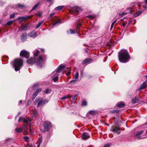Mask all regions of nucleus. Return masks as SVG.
<instances>
[{
    "label": "nucleus",
    "instance_id": "15",
    "mask_svg": "<svg viewBox=\"0 0 147 147\" xmlns=\"http://www.w3.org/2000/svg\"><path fill=\"white\" fill-rule=\"evenodd\" d=\"M117 106L120 108H121L125 106V104L122 102H118L117 104Z\"/></svg>",
    "mask_w": 147,
    "mask_h": 147
},
{
    "label": "nucleus",
    "instance_id": "50",
    "mask_svg": "<svg viewBox=\"0 0 147 147\" xmlns=\"http://www.w3.org/2000/svg\"><path fill=\"white\" fill-rule=\"evenodd\" d=\"M55 14V13H51L49 15L50 16V17L51 18Z\"/></svg>",
    "mask_w": 147,
    "mask_h": 147
},
{
    "label": "nucleus",
    "instance_id": "46",
    "mask_svg": "<svg viewBox=\"0 0 147 147\" xmlns=\"http://www.w3.org/2000/svg\"><path fill=\"white\" fill-rule=\"evenodd\" d=\"M24 139H25V140H26V142H28V140L29 139V138L28 137H24Z\"/></svg>",
    "mask_w": 147,
    "mask_h": 147
},
{
    "label": "nucleus",
    "instance_id": "9",
    "mask_svg": "<svg viewBox=\"0 0 147 147\" xmlns=\"http://www.w3.org/2000/svg\"><path fill=\"white\" fill-rule=\"evenodd\" d=\"M89 136L87 133L84 132L83 133L82 135V138L83 140H85L89 138Z\"/></svg>",
    "mask_w": 147,
    "mask_h": 147
},
{
    "label": "nucleus",
    "instance_id": "5",
    "mask_svg": "<svg viewBox=\"0 0 147 147\" xmlns=\"http://www.w3.org/2000/svg\"><path fill=\"white\" fill-rule=\"evenodd\" d=\"M32 15L26 17H19L16 20H19L20 23H22L23 22L26 20L32 17Z\"/></svg>",
    "mask_w": 147,
    "mask_h": 147
},
{
    "label": "nucleus",
    "instance_id": "40",
    "mask_svg": "<svg viewBox=\"0 0 147 147\" xmlns=\"http://www.w3.org/2000/svg\"><path fill=\"white\" fill-rule=\"evenodd\" d=\"M18 6L21 8H23L24 7V5L21 4H18Z\"/></svg>",
    "mask_w": 147,
    "mask_h": 147
},
{
    "label": "nucleus",
    "instance_id": "35",
    "mask_svg": "<svg viewBox=\"0 0 147 147\" xmlns=\"http://www.w3.org/2000/svg\"><path fill=\"white\" fill-rule=\"evenodd\" d=\"M36 53H34V55L35 56H37L38 55V54L39 53V51L38 50H36Z\"/></svg>",
    "mask_w": 147,
    "mask_h": 147
},
{
    "label": "nucleus",
    "instance_id": "17",
    "mask_svg": "<svg viewBox=\"0 0 147 147\" xmlns=\"http://www.w3.org/2000/svg\"><path fill=\"white\" fill-rule=\"evenodd\" d=\"M71 97V96L70 95H67L65 96H64L62 97L61 98V100H63L64 99L69 98H70Z\"/></svg>",
    "mask_w": 147,
    "mask_h": 147
},
{
    "label": "nucleus",
    "instance_id": "55",
    "mask_svg": "<svg viewBox=\"0 0 147 147\" xmlns=\"http://www.w3.org/2000/svg\"><path fill=\"white\" fill-rule=\"evenodd\" d=\"M122 25L123 26V27H124L125 26V23H123L122 24Z\"/></svg>",
    "mask_w": 147,
    "mask_h": 147
},
{
    "label": "nucleus",
    "instance_id": "2",
    "mask_svg": "<svg viewBox=\"0 0 147 147\" xmlns=\"http://www.w3.org/2000/svg\"><path fill=\"white\" fill-rule=\"evenodd\" d=\"M45 59V57H42L40 56L39 58L36 59L35 58H30L27 60V63L30 64H32L34 63H37L38 65H40L43 61Z\"/></svg>",
    "mask_w": 147,
    "mask_h": 147
},
{
    "label": "nucleus",
    "instance_id": "56",
    "mask_svg": "<svg viewBox=\"0 0 147 147\" xmlns=\"http://www.w3.org/2000/svg\"><path fill=\"white\" fill-rule=\"evenodd\" d=\"M116 111V110H113L112 111V113H114Z\"/></svg>",
    "mask_w": 147,
    "mask_h": 147
},
{
    "label": "nucleus",
    "instance_id": "29",
    "mask_svg": "<svg viewBox=\"0 0 147 147\" xmlns=\"http://www.w3.org/2000/svg\"><path fill=\"white\" fill-rule=\"evenodd\" d=\"M65 67L64 65H61L59 66V67L62 70L63 69H64Z\"/></svg>",
    "mask_w": 147,
    "mask_h": 147
},
{
    "label": "nucleus",
    "instance_id": "3",
    "mask_svg": "<svg viewBox=\"0 0 147 147\" xmlns=\"http://www.w3.org/2000/svg\"><path fill=\"white\" fill-rule=\"evenodd\" d=\"M23 65V60L20 59L15 60L13 65L16 71H19Z\"/></svg>",
    "mask_w": 147,
    "mask_h": 147
},
{
    "label": "nucleus",
    "instance_id": "14",
    "mask_svg": "<svg viewBox=\"0 0 147 147\" xmlns=\"http://www.w3.org/2000/svg\"><path fill=\"white\" fill-rule=\"evenodd\" d=\"M146 82L147 81H146L141 85L140 86V90H142L146 87Z\"/></svg>",
    "mask_w": 147,
    "mask_h": 147
},
{
    "label": "nucleus",
    "instance_id": "36",
    "mask_svg": "<svg viewBox=\"0 0 147 147\" xmlns=\"http://www.w3.org/2000/svg\"><path fill=\"white\" fill-rule=\"evenodd\" d=\"M51 91L49 89H47L46 90V91H45V93L46 94H48Z\"/></svg>",
    "mask_w": 147,
    "mask_h": 147
},
{
    "label": "nucleus",
    "instance_id": "63",
    "mask_svg": "<svg viewBox=\"0 0 147 147\" xmlns=\"http://www.w3.org/2000/svg\"><path fill=\"white\" fill-rule=\"evenodd\" d=\"M145 1L146 4H147V0H145Z\"/></svg>",
    "mask_w": 147,
    "mask_h": 147
},
{
    "label": "nucleus",
    "instance_id": "38",
    "mask_svg": "<svg viewBox=\"0 0 147 147\" xmlns=\"http://www.w3.org/2000/svg\"><path fill=\"white\" fill-rule=\"evenodd\" d=\"M94 111H90L89 112V113L92 115L94 114Z\"/></svg>",
    "mask_w": 147,
    "mask_h": 147
},
{
    "label": "nucleus",
    "instance_id": "16",
    "mask_svg": "<svg viewBox=\"0 0 147 147\" xmlns=\"http://www.w3.org/2000/svg\"><path fill=\"white\" fill-rule=\"evenodd\" d=\"M16 131L17 132H23V129L22 127H20L19 128H16Z\"/></svg>",
    "mask_w": 147,
    "mask_h": 147
},
{
    "label": "nucleus",
    "instance_id": "60",
    "mask_svg": "<svg viewBox=\"0 0 147 147\" xmlns=\"http://www.w3.org/2000/svg\"><path fill=\"white\" fill-rule=\"evenodd\" d=\"M41 51H42V52L44 51V50L43 49H42Z\"/></svg>",
    "mask_w": 147,
    "mask_h": 147
},
{
    "label": "nucleus",
    "instance_id": "53",
    "mask_svg": "<svg viewBox=\"0 0 147 147\" xmlns=\"http://www.w3.org/2000/svg\"><path fill=\"white\" fill-rule=\"evenodd\" d=\"M70 71H68V72L66 73V74L67 75H69L70 74Z\"/></svg>",
    "mask_w": 147,
    "mask_h": 147
},
{
    "label": "nucleus",
    "instance_id": "45",
    "mask_svg": "<svg viewBox=\"0 0 147 147\" xmlns=\"http://www.w3.org/2000/svg\"><path fill=\"white\" fill-rule=\"evenodd\" d=\"M76 96H75L73 98V100L74 102H75L76 100Z\"/></svg>",
    "mask_w": 147,
    "mask_h": 147
},
{
    "label": "nucleus",
    "instance_id": "18",
    "mask_svg": "<svg viewBox=\"0 0 147 147\" xmlns=\"http://www.w3.org/2000/svg\"><path fill=\"white\" fill-rule=\"evenodd\" d=\"M80 10V9L78 7H75L73 9V11L76 13H78Z\"/></svg>",
    "mask_w": 147,
    "mask_h": 147
},
{
    "label": "nucleus",
    "instance_id": "47",
    "mask_svg": "<svg viewBox=\"0 0 147 147\" xmlns=\"http://www.w3.org/2000/svg\"><path fill=\"white\" fill-rule=\"evenodd\" d=\"M27 129L28 128L27 127H26L25 128L23 129V132L25 131L26 132H27Z\"/></svg>",
    "mask_w": 147,
    "mask_h": 147
},
{
    "label": "nucleus",
    "instance_id": "61",
    "mask_svg": "<svg viewBox=\"0 0 147 147\" xmlns=\"http://www.w3.org/2000/svg\"><path fill=\"white\" fill-rule=\"evenodd\" d=\"M40 144H39L38 145L37 147H39V146H40Z\"/></svg>",
    "mask_w": 147,
    "mask_h": 147
},
{
    "label": "nucleus",
    "instance_id": "10",
    "mask_svg": "<svg viewBox=\"0 0 147 147\" xmlns=\"http://www.w3.org/2000/svg\"><path fill=\"white\" fill-rule=\"evenodd\" d=\"M78 72H76L75 75L74 77V78L75 79L74 80H72L70 82V83H71L72 82H75L77 80H76L78 78Z\"/></svg>",
    "mask_w": 147,
    "mask_h": 147
},
{
    "label": "nucleus",
    "instance_id": "22",
    "mask_svg": "<svg viewBox=\"0 0 147 147\" xmlns=\"http://www.w3.org/2000/svg\"><path fill=\"white\" fill-rule=\"evenodd\" d=\"M40 4V3L38 2V3H37L36 5H35L33 7L32 9V11H33L35 9H36L39 6V5Z\"/></svg>",
    "mask_w": 147,
    "mask_h": 147
},
{
    "label": "nucleus",
    "instance_id": "25",
    "mask_svg": "<svg viewBox=\"0 0 147 147\" xmlns=\"http://www.w3.org/2000/svg\"><path fill=\"white\" fill-rule=\"evenodd\" d=\"M90 61V59H85L83 61V64H84L88 62H89Z\"/></svg>",
    "mask_w": 147,
    "mask_h": 147
},
{
    "label": "nucleus",
    "instance_id": "33",
    "mask_svg": "<svg viewBox=\"0 0 147 147\" xmlns=\"http://www.w3.org/2000/svg\"><path fill=\"white\" fill-rule=\"evenodd\" d=\"M87 17L88 18H90L91 19H92L94 18V16H93L92 15H90L87 16Z\"/></svg>",
    "mask_w": 147,
    "mask_h": 147
},
{
    "label": "nucleus",
    "instance_id": "52",
    "mask_svg": "<svg viewBox=\"0 0 147 147\" xmlns=\"http://www.w3.org/2000/svg\"><path fill=\"white\" fill-rule=\"evenodd\" d=\"M33 95H34V96H35V97H36V96L37 95V94H36V92H35L34 93Z\"/></svg>",
    "mask_w": 147,
    "mask_h": 147
},
{
    "label": "nucleus",
    "instance_id": "54",
    "mask_svg": "<svg viewBox=\"0 0 147 147\" xmlns=\"http://www.w3.org/2000/svg\"><path fill=\"white\" fill-rule=\"evenodd\" d=\"M36 97L35 96H34V95H32V100H34V98Z\"/></svg>",
    "mask_w": 147,
    "mask_h": 147
},
{
    "label": "nucleus",
    "instance_id": "7",
    "mask_svg": "<svg viewBox=\"0 0 147 147\" xmlns=\"http://www.w3.org/2000/svg\"><path fill=\"white\" fill-rule=\"evenodd\" d=\"M20 55L21 56L27 58L29 56V53L27 51L23 50L20 52Z\"/></svg>",
    "mask_w": 147,
    "mask_h": 147
},
{
    "label": "nucleus",
    "instance_id": "51",
    "mask_svg": "<svg viewBox=\"0 0 147 147\" xmlns=\"http://www.w3.org/2000/svg\"><path fill=\"white\" fill-rule=\"evenodd\" d=\"M29 130H30V131L31 134H32V133H33V132L32 131V130L31 127V126L30 127V128H29Z\"/></svg>",
    "mask_w": 147,
    "mask_h": 147
},
{
    "label": "nucleus",
    "instance_id": "20",
    "mask_svg": "<svg viewBox=\"0 0 147 147\" xmlns=\"http://www.w3.org/2000/svg\"><path fill=\"white\" fill-rule=\"evenodd\" d=\"M31 121L32 120L30 118H28L26 119H24L23 122L24 123H28V122Z\"/></svg>",
    "mask_w": 147,
    "mask_h": 147
},
{
    "label": "nucleus",
    "instance_id": "31",
    "mask_svg": "<svg viewBox=\"0 0 147 147\" xmlns=\"http://www.w3.org/2000/svg\"><path fill=\"white\" fill-rule=\"evenodd\" d=\"M24 120V118L22 117H20L18 119V121L20 122L21 121H22L23 122V121Z\"/></svg>",
    "mask_w": 147,
    "mask_h": 147
},
{
    "label": "nucleus",
    "instance_id": "28",
    "mask_svg": "<svg viewBox=\"0 0 147 147\" xmlns=\"http://www.w3.org/2000/svg\"><path fill=\"white\" fill-rule=\"evenodd\" d=\"M36 16H38L39 17H41L42 16V13L40 11L38 12L36 14Z\"/></svg>",
    "mask_w": 147,
    "mask_h": 147
},
{
    "label": "nucleus",
    "instance_id": "58",
    "mask_svg": "<svg viewBox=\"0 0 147 147\" xmlns=\"http://www.w3.org/2000/svg\"><path fill=\"white\" fill-rule=\"evenodd\" d=\"M51 0H47V2H50Z\"/></svg>",
    "mask_w": 147,
    "mask_h": 147
},
{
    "label": "nucleus",
    "instance_id": "19",
    "mask_svg": "<svg viewBox=\"0 0 147 147\" xmlns=\"http://www.w3.org/2000/svg\"><path fill=\"white\" fill-rule=\"evenodd\" d=\"M63 7V6H59L56 7L55 9L56 11L60 10H61Z\"/></svg>",
    "mask_w": 147,
    "mask_h": 147
},
{
    "label": "nucleus",
    "instance_id": "1",
    "mask_svg": "<svg viewBox=\"0 0 147 147\" xmlns=\"http://www.w3.org/2000/svg\"><path fill=\"white\" fill-rule=\"evenodd\" d=\"M119 59L121 62L126 63L130 59V56L128 52L126 50H121L119 54Z\"/></svg>",
    "mask_w": 147,
    "mask_h": 147
},
{
    "label": "nucleus",
    "instance_id": "64",
    "mask_svg": "<svg viewBox=\"0 0 147 147\" xmlns=\"http://www.w3.org/2000/svg\"><path fill=\"white\" fill-rule=\"evenodd\" d=\"M141 136H140L139 137H138V138H139V139H141L142 138H141Z\"/></svg>",
    "mask_w": 147,
    "mask_h": 147
},
{
    "label": "nucleus",
    "instance_id": "59",
    "mask_svg": "<svg viewBox=\"0 0 147 147\" xmlns=\"http://www.w3.org/2000/svg\"><path fill=\"white\" fill-rule=\"evenodd\" d=\"M36 94H37L39 93L37 91H36V92H35Z\"/></svg>",
    "mask_w": 147,
    "mask_h": 147
},
{
    "label": "nucleus",
    "instance_id": "48",
    "mask_svg": "<svg viewBox=\"0 0 147 147\" xmlns=\"http://www.w3.org/2000/svg\"><path fill=\"white\" fill-rule=\"evenodd\" d=\"M38 85H39V84H35L33 85V87L34 88L35 87L38 86Z\"/></svg>",
    "mask_w": 147,
    "mask_h": 147
},
{
    "label": "nucleus",
    "instance_id": "21",
    "mask_svg": "<svg viewBox=\"0 0 147 147\" xmlns=\"http://www.w3.org/2000/svg\"><path fill=\"white\" fill-rule=\"evenodd\" d=\"M139 99L137 98L136 97L133 98L132 100V102L134 103H138L139 101Z\"/></svg>",
    "mask_w": 147,
    "mask_h": 147
},
{
    "label": "nucleus",
    "instance_id": "11",
    "mask_svg": "<svg viewBox=\"0 0 147 147\" xmlns=\"http://www.w3.org/2000/svg\"><path fill=\"white\" fill-rule=\"evenodd\" d=\"M26 33H24L21 36V39L22 41H24L26 40Z\"/></svg>",
    "mask_w": 147,
    "mask_h": 147
},
{
    "label": "nucleus",
    "instance_id": "12",
    "mask_svg": "<svg viewBox=\"0 0 147 147\" xmlns=\"http://www.w3.org/2000/svg\"><path fill=\"white\" fill-rule=\"evenodd\" d=\"M112 129L113 131L116 133H117L118 131L120 130V129L119 127L116 126L112 127Z\"/></svg>",
    "mask_w": 147,
    "mask_h": 147
},
{
    "label": "nucleus",
    "instance_id": "30",
    "mask_svg": "<svg viewBox=\"0 0 147 147\" xmlns=\"http://www.w3.org/2000/svg\"><path fill=\"white\" fill-rule=\"evenodd\" d=\"M77 23L78 24V25H77V28L79 27L81 25L82 23L80 22V21H77Z\"/></svg>",
    "mask_w": 147,
    "mask_h": 147
},
{
    "label": "nucleus",
    "instance_id": "32",
    "mask_svg": "<svg viewBox=\"0 0 147 147\" xmlns=\"http://www.w3.org/2000/svg\"><path fill=\"white\" fill-rule=\"evenodd\" d=\"M59 23H61V21L59 19H57L56 22L53 23V25H55L56 24Z\"/></svg>",
    "mask_w": 147,
    "mask_h": 147
},
{
    "label": "nucleus",
    "instance_id": "42",
    "mask_svg": "<svg viewBox=\"0 0 147 147\" xmlns=\"http://www.w3.org/2000/svg\"><path fill=\"white\" fill-rule=\"evenodd\" d=\"M13 22L12 21H9V22H8L7 23V25H9L11 24Z\"/></svg>",
    "mask_w": 147,
    "mask_h": 147
},
{
    "label": "nucleus",
    "instance_id": "34",
    "mask_svg": "<svg viewBox=\"0 0 147 147\" xmlns=\"http://www.w3.org/2000/svg\"><path fill=\"white\" fill-rule=\"evenodd\" d=\"M53 80L55 82L57 81L58 80V77H56L55 78H53Z\"/></svg>",
    "mask_w": 147,
    "mask_h": 147
},
{
    "label": "nucleus",
    "instance_id": "57",
    "mask_svg": "<svg viewBox=\"0 0 147 147\" xmlns=\"http://www.w3.org/2000/svg\"><path fill=\"white\" fill-rule=\"evenodd\" d=\"M85 51L86 52H88V49H86L85 50Z\"/></svg>",
    "mask_w": 147,
    "mask_h": 147
},
{
    "label": "nucleus",
    "instance_id": "37",
    "mask_svg": "<svg viewBox=\"0 0 147 147\" xmlns=\"http://www.w3.org/2000/svg\"><path fill=\"white\" fill-rule=\"evenodd\" d=\"M15 14L14 13L10 15V18H15L14 16L15 15Z\"/></svg>",
    "mask_w": 147,
    "mask_h": 147
},
{
    "label": "nucleus",
    "instance_id": "24",
    "mask_svg": "<svg viewBox=\"0 0 147 147\" xmlns=\"http://www.w3.org/2000/svg\"><path fill=\"white\" fill-rule=\"evenodd\" d=\"M81 105L82 106H86L87 105V102L85 100H84L82 102Z\"/></svg>",
    "mask_w": 147,
    "mask_h": 147
},
{
    "label": "nucleus",
    "instance_id": "41",
    "mask_svg": "<svg viewBox=\"0 0 147 147\" xmlns=\"http://www.w3.org/2000/svg\"><path fill=\"white\" fill-rule=\"evenodd\" d=\"M110 145L109 144H107L103 147H109Z\"/></svg>",
    "mask_w": 147,
    "mask_h": 147
},
{
    "label": "nucleus",
    "instance_id": "49",
    "mask_svg": "<svg viewBox=\"0 0 147 147\" xmlns=\"http://www.w3.org/2000/svg\"><path fill=\"white\" fill-rule=\"evenodd\" d=\"M42 142V138H40L39 140V144H40Z\"/></svg>",
    "mask_w": 147,
    "mask_h": 147
},
{
    "label": "nucleus",
    "instance_id": "6",
    "mask_svg": "<svg viewBox=\"0 0 147 147\" xmlns=\"http://www.w3.org/2000/svg\"><path fill=\"white\" fill-rule=\"evenodd\" d=\"M37 101H39L37 107H39L42 106L46 103L48 102L49 101L47 99H45L44 100H42L41 98H40L37 100Z\"/></svg>",
    "mask_w": 147,
    "mask_h": 147
},
{
    "label": "nucleus",
    "instance_id": "13",
    "mask_svg": "<svg viewBox=\"0 0 147 147\" xmlns=\"http://www.w3.org/2000/svg\"><path fill=\"white\" fill-rule=\"evenodd\" d=\"M144 132V131L142 130L140 131H137L136 133H135L134 134V136L137 137L138 136L142 134Z\"/></svg>",
    "mask_w": 147,
    "mask_h": 147
},
{
    "label": "nucleus",
    "instance_id": "26",
    "mask_svg": "<svg viewBox=\"0 0 147 147\" xmlns=\"http://www.w3.org/2000/svg\"><path fill=\"white\" fill-rule=\"evenodd\" d=\"M69 31H70V33L71 34H75L77 32L76 30H73L71 29H70L69 30Z\"/></svg>",
    "mask_w": 147,
    "mask_h": 147
},
{
    "label": "nucleus",
    "instance_id": "8",
    "mask_svg": "<svg viewBox=\"0 0 147 147\" xmlns=\"http://www.w3.org/2000/svg\"><path fill=\"white\" fill-rule=\"evenodd\" d=\"M28 35L30 36L33 38H35L37 36V32L35 31L30 32L28 34Z\"/></svg>",
    "mask_w": 147,
    "mask_h": 147
},
{
    "label": "nucleus",
    "instance_id": "62",
    "mask_svg": "<svg viewBox=\"0 0 147 147\" xmlns=\"http://www.w3.org/2000/svg\"><path fill=\"white\" fill-rule=\"evenodd\" d=\"M125 14H124V13H122V15L123 16V15H124Z\"/></svg>",
    "mask_w": 147,
    "mask_h": 147
},
{
    "label": "nucleus",
    "instance_id": "43",
    "mask_svg": "<svg viewBox=\"0 0 147 147\" xmlns=\"http://www.w3.org/2000/svg\"><path fill=\"white\" fill-rule=\"evenodd\" d=\"M61 71V70L59 67V68L57 70L56 72L57 73H59L60 72V71Z\"/></svg>",
    "mask_w": 147,
    "mask_h": 147
},
{
    "label": "nucleus",
    "instance_id": "44",
    "mask_svg": "<svg viewBox=\"0 0 147 147\" xmlns=\"http://www.w3.org/2000/svg\"><path fill=\"white\" fill-rule=\"evenodd\" d=\"M42 91V89L41 88H39L36 91H37L38 93H40Z\"/></svg>",
    "mask_w": 147,
    "mask_h": 147
},
{
    "label": "nucleus",
    "instance_id": "4",
    "mask_svg": "<svg viewBox=\"0 0 147 147\" xmlns=\"http://www.w3.org/2000/svg\"><path fill=\"white\" fill-rule=\"evenodd\" d=\"M51 125V123L49 121L45 122L43 124V127L44 129L40 128V130L42 132H44L45 131H47L48 130V128Z\"/></svg>",
    "mask_w": 147,
    "mask_h": 147
},
{
    "label": "nucleus",
    "instance_id": "27",
    "mask_svg": "<svg viewBox=\"0 0 147 147\" xmlns=\"http://www.w3.org/2000/svg\"><path fill=\"white\" fill-rule=\"evenodd\" d=\"M43 23V21H41L40 22H39L37 24V25L36 27V28H37L39 27L42 25V24Z\"/></svg>",
    "mask_w": 147,
    "mask_h": 147
},
{
    "label": "nucleus",
    "instance_id": "23",
    "mask_svg": "<svg viewBox=\"0 0 147 147\" xmlns=\"http://www.w3.org/2000/svg\"><path fill=\"white\" fill-rule=\"evenodd\" d=\"M142 13V12L141 11H139V12H137L134 14V17H137L140 15Z\"/></svg>",
    "mask_w": 147,
    "mask_h": 147
},
{
    "label": "nucleus",
    "instance_id": "39",
    "mask_svg": "<svg viewBox=\"0 0 147 147\" xmlns=\"http://www.w3.org/2000/svg\"><path fill=\"white\" fill-rule=\"evenodd\" d=\"M116 21L117 20H115L112 23L111 26V29L113 27L114 25V24L115 22H116Z\"/></svg>",
    "mask_w": 147,
    "mask_h": 147
}]
</instances>
